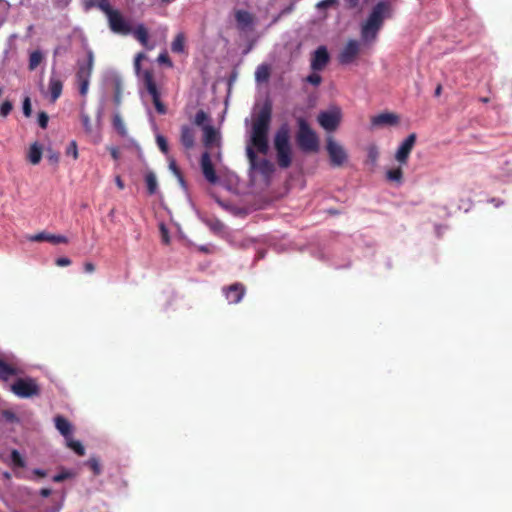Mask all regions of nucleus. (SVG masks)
Here are the masks:
<instances>
[{
    "label": "nucleus",
    "mask_w": 512,
    "mask_h": 512,
    "mask_svg": "<svg viewBox=\"0 0 512 512\" xmlns=\"http://www.w3.org/2000/svg\"><path fill=\"white\" fill-rule=\"evenodd\" d=\"M272 117V105L266 101L256 114L252 123L251 143L259 153L267 154L269 150L268 133Z\"/></svg>",
    "instance_id": "f257e3e1"
},
{
    "label": "nucleus",
    "mask_w": 512,
    "mask_h": 512,
    "mask_svg": "<svg viewBox=\"0 0 512 512\" xmlns=\"http://www.w3.org/2000/svg\"><path fill=\"white\" fill-rule=\"evenodd\" d=\"M305 81L314 86H318L322 82V77L317 73H311L306 77Z\"/></svg>",
    "instance_id": "37998d69"
},
{
    "label": "nucleus",
    "mask_w": 512,
    "mask_h": 512,
    "mask_svg": "<svg viewBox=\"0 0 512 512\" xmlns=\"http://www.w3.org/2000/svg\"><path fill=\"white\" fill-rule=\"evenodd\" d=\"M80 120H81V123H82L84 129L86 130V132H91L92 125H91L90 117L87 114L82 113L80 116Z\"/></svg>",
    "instance_id": "a18cd8bd"
},
{
    "label": "nucleus",
    "mask_w": 512,
    "mask_h": 512,
    "mask_svg": "<svg viewBox=\"0 0 512 512\" xmlns=\"http://www.w3.org/2000/svg\"><path fill=\"white\" fill-rule=\"evenodd\" d=\"M66 441H67V446L70 449H72L77 455L83 456L85 454V448L79 441L73 440L71 438V436L68 437V439H66Z\"/></svg>",
    "instance_id": "72a5a7b5"
},
{
    "label": "nucleus",
    "mask_w": 512,
    "mask_h": 512,
    "mask_svg": "<svg viewBox=\"0 0 512 512\" xmlns=\"http://www.w3.org/2000/svg\"><path fill=\"white\" fill-rule=\"evenodd\" d=\"M94 67V54L92 50L87 51L86 61H78L76 80L79 85V93L86 96L89 89L90 77Z\"/></svg>",
    "instance_id": "39448f33"
},
{
    "label": "nucleus",
    "mask_w": 512,
    "mask_h": 512,
    "mask_svg": "<svg viewBox=\"0 0 512 512\" xmlns=\"http://www.w3.org/2000/svg\"><path fill=\"white\" fill-rule=\"evenodd\" d=\"M360 0H347L348 7L351 9L357 8L359 6Z\"/></svg>",
    "instance_id": "13d9d810"
},
{
    "label": "nucleus",
    "mask_w": 512,
    "mask_h": 512,
    "mask_svg": "<svg viewBox=\"0 0 512 512\" xmlns=\"http://www.w3.org/2000/svg\"><path fill=\"white\" fill-rule=\"evenodd\" d=\"M33 473L38 476V477H45L47 475L46 471L42 470V469H34L33 470Z\"/></svg>",
    "instance_id": "052dcab7"
},
{
    "label": "nucleus",
    "mask_w": 512,
    "mask_h": 512,
    "mask_svg": "<svg viewBox=\"0 0 512 512\" xmlns=\"http://www.w3.org/2000/svg\"><path fill=\"white\" fill-rule=\"evenodd\" d=\"M52 1H53L54 6H56L58 8H64V7L68 6V4L70 3L71 0H52Z\"/></svg>",
    "instance_id": "6e6d98bb"
},
{
    "label": "nucleus",
    "mask_w": 512,
    "mask_h": 512,
    "mask_svg": "<svg viewBox=\"0 0 512 512\" xmlns=\"http://www.w3.org/2000/svg\"><path fill=\"white\" fill-rule=\"evenodd\" d=\"M56 265L60 267H66L71 264V260L67 257H60L56 259Z\"/></svg>",
    "instance_id": "603ef678"
},
{
    "label": "nucleus",
    "mask_w": 512,
    "mask_h": 512,
    "mask_svg": "<svg viewBox=\"0 0 512 512\" xmlns=\"http://www.w3.org/2000/svg\"><path fill=\"white\" fill-rule=\"evenodd\" d=\"M389 10L390 5L386 1H380L373 7L368 18L361 24L360 36L363 44L369 45L377 40Z\"/></svg>",
    "instance_id": "f03ea898"
},
{
    "label": "nucleus",
    "mask_w": 512,
    "mask_h": 512,
    "mask_svg": "<svg viewBox=\"0 0 512 512\" xmlns=\"http://www.w3.org/2000/svg\"><path fill=\"white\" fill-rule=\"evenodd\" d=\"M84 271L86 273H93L95 271V265L92 262H85Z\"/></svg>",
    "instance_id": "4d7b16f0"
},
{
    "label": "nucleus",
    "mask_w": 512,
    "mask_h": 512,
    "mask_svg": "<svg viewBox=\"0 0 512 512\" xmlns=\"http://www.w3.org/2000/svg\"><path fill=\"white\" fill-rule=\"evenodd\" d=\"M131 34L141 43L142 46L148 49H152V47L149 46L148 30L143 24H138L135 28H132Z\"/></svg>",
    "instance_id": "5701e85b"
},
{
    "label": "nucleus",
    "mask_w": 512,
    "mask_h": 512,
    "mask_svg": "<svg viewBox=\"0 0 512 512\" xmlns=\"http://www.w3.org/2000/svg\"><path fill=\"white\" fill-rule=\"evenodd\" d=\"M341 110L338 107H334L329 111H322L319 113L317 120L321 127L326 131H334L340 124L341 121Z\"/></svg>",
    "instance_id": "9d476101"
},
{
    "label": "nucleus",
    "mask_w": 512,
    "mask_h": 512,
    "mask_svg": "<svg viewBox=\"0 0 512 512\" xmlns=\"http://www.w3.org/2000/svg\"><path fill=\"white\" fill-rule=\"evenodd\" d=\"M326 150L328 152L332 166H342L347 160L345 149L337 143L332 137L327 139Z\"/></svg>",
    "instance_id": "9b49d317"
},
{
    "label": "nucleus",
    "mask_w": 512,
    "mask_h": 512,
    "mask_svg": "<svg viewBox=\"0 0 512 512\" xmlns=\"http://www.w3.org/2000/svg\"><path fill=\"white\" fill-rule=\"evenodd\" d=\"M0 4H4L5 6H8V3L4 2L3 0H0Z\"/></svg>",
    "instance_id": "774afa93"
},
{
    "label": "nucleus",
    "mask_w": 512,
    "mask_h": 512,
    "mask_svg": "<svg viewBox=\"0 0 512 512\" xmlns=\"http://www.w3.org/2000/svg\"><path fill=\"white\" fill-rule=\"evenodd\" d=\"M11 465L13 468H24L26 465L24 458L16 449L11 451Z\"/></svg>",
    "instance_id": "2f4dec72"
},
{
    "label": "nucleus",
    "mask_w": 512,
    "mask_h": 512,
    "mask_svg": "<svg viewBox=\"0 0 512 512\" xmlns=\"http://www.w3.org/2000/svg\"><path fill=\"white\" fill-rule=\"evenodd\" d=\"M47 159L50 163L57 164L59 162L60 155L56 151L48 150Z\"/></svg>",
    "instance_id": "8fccbe9b"
},
{
    "label": "nucleus",
    "mask_w": 512,
    "mask_h": 512,
    "mask_svg": "<svg viewBox=\"0 0 512 512\" xmlns=\"http://www.w3.org/2000/svg\"><path fill=\"white\" fill-rule=\"evenodd\" d=\"M156 142H157V145H158L159 149L161 150V152H163L164 154H167L169 151V147H168V142H167L166 138L162 135H157Z\"/></svg>",
    "instance_id": "a19ab883"
},
{
    "label": "nucleus",
    "mask_w": 512,
    "mask_h": 512,
    "mask_svg": "<svg viewBox=\"0 0 512 512\" xmlns=\"http://www.w3.org/2000/svg\"><path fill=\"white\" fill-rule=\"evenodd\" d=\"M441 91H442V86L438 85L435 89V96H439L441 94Z\"/></svg>",
    "instance_id": "0e129e2a"
},
{
    "label": "nucleus",
    "mask_w": 512,
    "mask_h": 512,
    "mask_svg": "<svg viewBox=\"0 0 512 512\" xmlns=\"http://www.w3.org/2000/svg\"><path fill=\"white\" fill-rule=\"evenodd\" d=\"M111 156L117 160L118 159V150L116 148H111Z\"/></svg>",
    "instance_id": "e2e57ef3"
},
{
    "label": "nucleus",
    "mask_w": 512,
    "mask_h": 512,
    "mask_svg": "<svg viewBox=\"0 0 512 512\" xmlns=\"http://www.w3.org/2000/svg\"><path fill=\"white\" fill-rule=\"evenodd\" d=\"M49 116L46 112L42 111L38 114V124L42 129H46L48 126Z\"/></svg>",
    "instance_id": "c03bdc74"
},
{
    "label": "nucleus",
    "mask_w": 512,
    "mask_h": 512,
    "mask_svg": "<svg viewBox=\"0 0 512 512\" xmlns=\"http://www.w3.org/2000/svg\"><path fill=\"white\" fill-rule=\"evenodd\" d=\"M23 373V370L14 363L5 362L0 358V381L7 382L11 377Z\"/></svg>",
    "instance_id": "a211bd4d"
},
{
    "label": "nucleus",
    "mask_w": 512,
    "mask_h": 512,
    "mask_svg": "<svg viewBox=\"0 0 512 512\" xmlns=\"http://www.w3.org/2000/svg\"><path fill=\"white\" fill-rule=\"evenodd\" d=\"M386 180L391 183H395L396 185H401L403 183V170L401 167L391 168L386 171Z\"/></svg>",
    "instance_id": "a878e982"
},
{
    "label": "nucleus",
    "mask_w": 512,
    "mask_h": 512,
    "mask_svg": "<svg viewBox=\"0 0 512 512\" xmlns=\"http://www.w3.org/2000/svg\"><path fill=\"white\" fill-rule=\"evenodd\" d=\"M289 129L282 125L275 133L274 148L277 154V163L281 168H288L292 162V151L289 142Z\"/></svg>",
    "instance_id": "7ed1b4c3"
},
{
    "label": "nucleus",
    "mask_w": 512,
    "mask_h": 512,
    "mask_svg": "<svg viewBox=\"0 0 512 512\" xmlns=\"http://www.w3.org/2000/svg\"><path fill=\"white\" fill-rule=\"evenodd\" d=\"M28 239L32 242L46 241V242H50L52 244L68 243L67 237H65L63 235L50 234L47 232H40V233L34 234L32 236H29Z\"/></svg>",
    "instance_id": "6ab92c4d"
},
{
    "label": "nucleus",
    "mask_w": 512,
    "mask_h": 512,
    "mask_svg": "<svg viewBox=\"0 0 512 512\" xmlns=\"http://www.w3.org/2000/svg\"><path fill=\"white\" fill-rule=\"evenodd\" d=\"M87 466L93 471L94 475H99L101 473V465L97 458H90L87 461Z\"/></svg>",
    "instance_id": "58836bf2"
},
{
    "label": "nucleus",
    "mask_w": 512,
    "mask_h": 512,
    "mask_svg": "<svg viewBox=\"0 0 512 512\" xmlns=\"http://www.w3.org/2000/svg\"><path fill=\"white\" fill-rule=\"evenodd\" d=\"M169 168L174 173V175H176L183 182L181 171L174 159L170 160Z\"/></svg>",
    "instance_id": "de8ad7c7"
},
{
    "label": "nucleus",
    "mask_w": 512,
    "mask_h": 512,
    "mask_svg": "<svg viewBox=\"0 0 512 512\" xmlns=\"http://www.w3.org/2000/svg\"><path fill=\"white\" fill-rule=\"evenodd\" d=\"M247 157L252 169L259 171L262 175H269L274 171V165L268 159H260L257 157L255 151L247 148Z\"/></svg>",
    "instance_id": "f8f14e48"
},
{
    "label": "nucleus",
    "mask_w": 512,
    "mask_h": 512,
    "mask_svg": "<svg viewBox=\"0 0 512 512\" xmlns=\"http://www.w3.org/2000/svg\"><path fill=\"white\" fill-rule=\"evenodd\" d=\"M27 158L29 162L33 165H37L42 158V147L37 143H33L28 151Z\"/></svg>",
    "instance_id": "bb28decb"
},
{
    "label": "nucleus",
    "mask_w": 512,
    "mask_h": 512,
    "mask_svg": "<svg viewBox=\"0 0 512 512\" xmlns=\"http://www.w3.org/2000/svg\"><path fill=\"white\" fill-rule=\"evenodd\" d=\"M146 58V55L143 53V52H140L138 53L136 56H135V59H134V68H135V71L137 74L140 73V68H141V61L143 59Z\"/></svg>",
    "instance_id": "49530a36"
},
{
    "label": "nucleus",
    "mask_w": 512,
    "mask_h": 512,
    "mask_svg": "<svg viewBox=\"0 0 512 512\" xmlns=\"http://www.w3.org/2000/svg\"><path fill=\"white\" fill-rule=\"evenodd\" d=\"M158 62L168 64L172 66V62L167 54H160L158 57Z\"/></svg>",
    "instance_id": "5fc2aeb1"
},
{
    "label": "nucleus",
    "mask_w": 512,
    "mask_h": 512,
    "mask_svg": "<svg viewBox=\"0 0 512 512\" xmlns=\"http://www.w3.org/2000/svg\"><path fill=\"white\" fill-rule=\"evenodd\" d=\"M209 120L208 114L204 110H199L194 117L193 123L203 129V126H206V122Z\"/></svg>",
    "instance_id": "f704fd0d"
},
{
    "label": "nucleus",
    "mask_w": 512,
    "mask_h": 512,
    "mask_svg": "<svg viewBox=\"0 0 512 512\" xmlns=\"http://www.w3.org/2000/svg\"><path fill=\"white\" fill-rule=\"evenodd\" d=\"M416 142V134L411 133L407 136V138L401 143L395 153V159L402 165L407 164L410 153L413 150V147Z\"/></svg>",
    "instance_id": "ddd939ff"
},
{
    "label": "nucleus",
    "mask_w": 512,
    "mask_h": 512,
    "mask_svg": "<svg viewBox=\"0 0 512 512\" xmlns=\"http://www.w3.org/2000/svg\"><path fill=\"white\" fill-rule=\"evenodd\" d=\"M143 82H144V86H145L147 92L149 93V95L152 98V101H153L156 111L162 115L166 114L167 108H166L165 104L160 99V92H159L157 84L154 80L152 71L145 70L143 72Z\"/></svg>",
    "instance_id": "0eeeda50"
},
{
    "label": "nucleus",
    "mask_w": 512,
    "mask_h": 512,
    "mask_svg": "<svg viewBox=\"0 0 512 512\" xmlns=\"http://www.w3.org/2000/svg\"><path fill=\"white\" fill-rule=\"evenodd\" d=\"M245 292L246 289L242 283H234L223 288V293L230 304L239 303L244 297Z\"/></svg>",
    "instance_id": "dca6fc26"
},
{
    "label": "nucleus",
    "mask_w": 512,
    "mask_h": 512,
    "mask_svg": "<svg viewBox=\"0 0 512 512\" xmlns=\"http://www.w3.org/2000/svg\"><path fill=\"white\" fill-rule=\"evenodd\" d=\"M51 492H52V491H51V489H49V488H43V489H41V490H40V495H41L42 497H48V496H50V495H51Z\"/></svg>",
    "instance_id": "680f3d73"
},
{
    "label": "nucleus",
    "mask_w": 512,
    "mask_h": 512,
    "mask_svg": "<svg viewBox=\"0 0 512 512\" xmlns=\"http://www.w3.org/2000/svg\"><path fill=\"white\" fill-rule=\"evenodd\" d=\"M43 60V54L39 50L33 51L29 56V69L35 70Z\"/></svg>",
    "instance_id": "7c9ffc66"
},
{
    "label": "nucleus",
    "mask_w": 512,
    "mask_h": 512,
    "mask_svg": "<svg viewBox=\"0 0 512 512\" xmlns=\"http://www.w3.org/2000/svg\"><path fill=\"white\" fill-rule=\"evenodd\" d=\"M161 1H162L163 3H165V4H169V3L173 2L174 0H161Z\"/></svg>",
    "instance_id": "338daca9"
},
{
    "label": "nucleus",
    "mask_w": 512,
    "mask_h": 512,
    "mask_svg": "<svg viewBox=\"0 0 512 512\" xmlns=\"http://www.w3.org/2000/svg\"><path fill=\"white\" fill-rule=\"evenodd\" d=\"M95 5L105 14L106 18L115 10L109 0H96Z\"/></svg>",
    "instance_id": "c9c22d12"
},
{
    "label": "nucleus",
    "mask_w": 512,
    "mask_h": 512,
    "mask_svg": "<svg viewBox=\"0 0 512 512\" xmlns=\"http://www.w3.org/2000/svg\"><path fill=\"white\" fill-rule=\"evenodd\" d=\"M54 422L56 429L65 437V439H68V437L72 435L73 427L65 417L57 415L54 418Z\"/></svg>",
    "instance_id": "b1692460"
},
{
    "label": "nucleus",
    "mask_w": 512,
    "mask_h": 512,
    "mask_svg": "<svg viewBox=\"0 0 512 512\" xmlns=\"http://www.w3.org/2000/svg\"><path fill=\"white\" fill-rule=\"evenodd\" d=\"M270 77V67L266 64L259 65L255 71V79L262 83L268 81Z\"/></svg>",
    "instance_id": "c85d7f7f"
},
{
    "label": "nucleus",
    "mask_w": 512,
    "mask_h": 512,
    "mask_svg": "<svg viewBox=\"0 0 512 512\" xmlns=\"http://www.w3.org/2000/svg\"><path fill=\"white\" fill-rule=\"evenodd\" d=\"M113 126L122 136L126 134V128L122 118L119 115H115L113 118Z\"/></svg>",
    "instance_id": "4c0bfd02"
},
{
    "label": "nucleus",
    "mask_w": 512,
    "mask_h": 512,
    "mask_svg": "<svg viewBox=\"0 0 512 512\" xmlns=\"http://www.w3.org/2000/svg\"><path fill=\"white\" fill-rule=\"evenodd\" d=\"M200 166L204 178L210 184H217L219 182V177L216 174L209 152L205 151L204 153H202L200 159Z\"/></svg>",
    "instance_id": "4468645a"
},
{
    "label": "nucleus",
    "mask_w": 512,
    "mask_h": 512,
    "mask_svg": "<svg viewBox=\"0 0 512 512\" xmlns=\"http://www.w3.org/2000/svg\"><path fill=\"white\" fill-rule=\"evenodd\" d=\"M11 391L20 398L39 396L41 389L37 380L31 377L18 378L12 385Z\"/></svg>",
    "instance_id": "423d86ee"
},
{
    "label": "nucleus",
    "mask_w": 512,
    "mask_h": 512,
    "mask_svg": "<svg viewBox=\"0 0 512 512\" xmlns=\"http://www.w3.org/2000/svg\"><path fill=\"white\" fill-rule=\"evenodd\" d=\"M115 183H116L117 187H118L120 190H123V189H124L125 185H124V182H123V180L121 179V177H120V176H117V177L115 178Z\"/></svg>",
    "instance_id": "bf43d9fd"
},
{
    "label": "nucleus",
    "mask_w": 512,
    "mask_h": 512,
    "mask_svg": "<svg viewBox=\"0 0 512 512\" xmlns=\"http://www.w3.org/2000/svg\"><path fill=\"white\" fill-rule=\"evenodd\" d=\"M23 113L26 117H30L32 113L31 101L29 97H25L23 101Z\"/></svg>",
    "instance_id": "09e8293b"
},
{
    "label": "nucleus",
    "mask_w": 512,
    "mask_h": 512,
    "mask_svg": "<svg viewBox=\"0 0 512 512\" xmlns=\"http://www.w3.org/2000/svg\"><path fill=\"white\" fill-rule=\"evenodd\" d=\"M179 140L186 151L192 150L195 146L196 130L188 124L182 125Z\"/></svg>",
    "instance_id": "f3484780"
},
{
    "label": "nucleus",
    "mask_w": 512,
    "mask_h": 512,
    "mask_svg": "<svg viewBox=\"0 0 512 512\" xmlns=\"http://www.w3.org/2000/svg\"><path fill=\"white\" fill-rule=\"evenodd\" d=\"M297 125L296 142L298 147L303 152H317L319 140L315 131L303 117L297 119Z\"/></svg>",
    "instance_id": "20e7f679"
},
{
    "label": "nucleus",
    "mask_w": 512,
    "mask_h": 512,
    "mask_svg": "<svg viewBox=\"0 0 512 512\" xmlns=\"http://www.w3.org/2000/svg\"><path fill=\"white\" fill-rule=\"evenodd\" d=\"M330 61V55L325 46H319L311 57L310 67L313 71L323 70Z\"/></svg>",
    "instance_id": "2eb2a0df"
},
{
    "label": "nucleus",
    "mask_w": 512,
    "mask_h": 512,
    "mask_svg": "<svg viewBox=\"0 0 512 512\" xmlns=\"http://www.w3.org/2000/svg\"><path fill=\"white\" fill-rule=\"evenodd\" d=\"M108 26L110 30L118 35L127 36L132 33V25L120 10L115 9L108 17Z\"/></svg>",
    "instance_id": "6e6552de"
},
{
    "label": "nucleus",
    "mask_w": 512,
    "mask_h": 512,
    "mask_svg": "<svg viewBox=\"0 0 512 512\" xmlns=\"http://www.w3.org/2000/svg\"><path fill=\"white\" fill-rule=\"evenodd\" d=\"M379 158V150L376 145H370L367 148V162H369L372 166L377 164Z\"/></svg>",
    "instance_id": "473e14b6"
},
{
    "label": "nucleus",
    "mask_w": 512,
    "mask_h": 512,
    "mask_svg": "<svg viewBox=\"0 0 512 512\" xmlns=\"http://www.w3.org/2000/svg\"><path fill=\"white\" fill-rule=\"evenodd\" d=\"M235 20L237 22V27L240 30H246L250 28L254 23V16L250 12L246 10H236L235 11Z\"/></svg>",
    "instance_id": "4be33fe9"
},
{
    "label": "nucleus",
    "mask_w": 512,
    "mask_h": 512,
    "mask_svg": "<svg viewBox=\"0 0 512 512\" xmlns=\"http://www.w3.org/2000/svg\"><path fill=\"white\" fill-rule=\"evenodd\" d=\"M70 476L68 472H62L53 477L54 482H62Z\"/></svg>",
    "instance_id": "864d4df0"
},
{
    "label": "nucleus",
    "mask_w": 512,
    "mask_h": 512,
    "mask_svg": "<svg viewBox=\"0 0 512 512\" xmlns=\"http://www.w3.org/2000/svg\"><path fill=\"white\" fill-rule=\"evenodd\" d=\"M62 89H63L62 80L60 79L59 76H57L55 74V72H52L50 79H49V85H48L51 102H55L61 96Z\"/></svg>",
    "instance_id": "412c9836"
},
{
    "label": "nucleus",
    "mask_w": 512,
    "mask_h": 512,
    "mask_svg": "<svg viewBox=\"0 0 512 512\" xmlns=\"http://www.w3.org/2000/svg\"><path fill=\"white\" fill-rule=\"evenodd\" d=\"M203 143L206 148L211 147L218 139V132L212 125L203 126Z\"/></svg>",
    "instance_id": "393cba45"
},
{
    "label": "nucleus",
    "mask_w": 512,
    "mask_h": 512,
    "mask_svg": "<svg viewBox=\"0 0 512 512\" xmlns=\"http://www.w3.org/2000/svg\"><path fill=\"white\" fill-rule=\"evenodd\" d=\"M145 183L147 188V193L149 195H154L158 190V182L156 175L153 172H148L145 175Z\"/></svg>",
    "instance_id": "cd10ccee"
},
{
    "label": "nucleus",
    "mask_w": 512,
    "mask_h": 512,
    "mask_svg": "<svg viewBox=\"0 0 512 512\" xmlns=\"http://www.w3.org/2000/svg\"><path fill=\"white\" fill-rule=\"evenodd\" d=\"M185 49V36L183 33H178L171 43V50L174 53H183Z\"/></svg>",
    "instance_id": "c756f323"
},
{
    "label": "nucleus",
    "mask_w": 512,
    "mask_h": 512,
    "mask_svg": "<svg viewBox=\"0 0 512 512\" xmlns=\"http://www.w3.org/2000/svg\"><path fill=\"white\" fill-rule=\"evenodd\" d=\"M4 477H5L6 479H10V477H11V476H10V473H9V472H5V473H4Z\"/></svg>",
    "instance_id": "69168bd1"
},
{
    "label": "nucleus",
    "mask_w": 512,
    "mask_h": 512,
    "mask_svg": "<svg viewBox=\"0 0 512 512\" xmlns=\"http://www.w3.org/2000/svg\"><path fill=\"white\" fill-rule=\"evenodd\" d=\"M13 109V104L6 100L0 106V116L7 117Z\"/></svg>",
    "instance_id": "79ce46f5"
},
{
    "label": "nucleus",
    "mask_w": 512,
    "mask_h": 512,
    "mask_svg": "<svg viewBox=\"0 0 512 512\" xmlns=\"http://www.w3.org/2000/svg\"><path fill=\"white\" fill-rule=\"evenodd\" d=\"M336 2L337 0H322L317 4V8L326 9L334 5Z\"/></svg>",
    "instance_id": "3c124183"
},
{
    "label": "nucleus",
    "mask_w": 512,
    "mask_h": 512,
    "mask_svg": "<svg viewBox=\"0 0 512 512\" xmlns=\"http://www.w3.org/2000/svg\"><path fill=\"white\" fill-rule=\"evenodd\" d=\"M361 42L356 39H350L338 54V61L342 65L353 63L361 52Z\"/></svg>",
    "instance_id": "1a4fd4ad"
},
{
    "label": "nucleus",
    "mask_w": 512,
    "mask_h": 512,
    "mask_svg": "<svg viewBox=\"0 0 512 512\" xmlns=\"http://www.w3.org/2000/svg\"><path fill=\"white\" fill-rule=\"evenodd\" d=\"M399 117L394 113H380L371 119L372 126L381 127V126H393L398 124Z\"/></svg>",
    "instance_id": "aec40b11"
},
{
    "label": "nucleus",
    "mask_w": 512,
    "mask_h": 512,
    "mask_svg": "<svg viewBox=\"0 0 512 512\" xmlns=\"http://www.w3.org/2000/svg\"><path fill=\"white\" fill-rule=\"evenodd\" d=\"M122 98V82L120 79L114 81V103L119 106Z\"/></svg>",
    "instance_id": "e433bc0d"
},
{
    "label": "nucleus",
    "mask_w": 512,
    "mask_h": 512,
    "mask_svg": "<svg viewBox=\"0 0 512 512\" xmlns=\"http://www.w3.org/2000/svg\"><path fill=\"white\" fill-rule=\"evenodd\" d=\"M67 156H72L74 160L78 159V147L76 141L72 140L65 151Z\"/></svg>",
    "instance_id": "ea45409f"
}]
</instances>
